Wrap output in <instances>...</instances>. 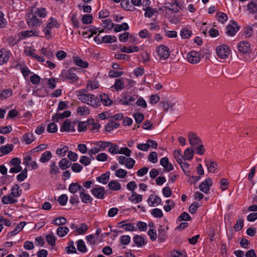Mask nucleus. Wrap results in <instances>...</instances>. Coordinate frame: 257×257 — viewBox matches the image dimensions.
Listing matches in <instances>:
<instances>
[{
    "mask_svg": "<svg viewBox=\"0 0 257 257\" xmlns=\"http://www.w3.org/2000/svg\"><path fill=\"white\" fill-rule=\"evenodd\" d=\"M48 12L43 7H33L27 15V23L31 28H36L43 24L42 19L47 17Z\"/></svg>",
    "mask_w": 257,
    "mask_h": 257,
    "instance_id": "obj_1",
    "label": "nucleus"
},
{
    "mask_svg": "<svg viewBox=\"0 0 257 257\" xmlns=\"http://www.w3.org/2000/svg\"><path fill=\"white\" fill-rule=\"evenodd\" d=\"M22 193V190L20 189V186L18 184H15L11 188L10 194L3 196L2 202L4 204L16 203Z\"/></svg>",
    "mask_w": 257,
    "mask_h": 257,
    "instance_id": "obj_2",
    "label": "nucleus"
},
{
    "mask_svg": "<svg viewBox=\"0 0 257 257\" xmlns=\"http://www.w3.org/2000/svg\"><path fill=\"white\" fill-rule=\"evenodd\" d=\"M59 27L60 25L55 18L53 17L49 18L43 28V32L45 37L47 39L51 38L52 29L54 28H59Z\"/></svg>",
    "mask_w": 257,
    "mask_h": 257,
    "instance_id": "obj_3",
    "label": "nucleus"
},
{
    "mask_svg": "<svg viewBox=\"0 0 257 257\" xmlns=\"http://www.w3.org/2000/svg\"><path fill=\"white\" fill-rule=\"evenodd\" d=\"M76 68H70L69 69L63 70L60 74V78L63 81H69L71 83L77 82L79 77L74 73V70Z\"/></svg>",
    "mask_w": 257,
    "mask_h": 257,
    "instance_id": "obj_4",
    "label": "nucleus"
},
{
    "mask_svg": "<svg viewBox=\"0 0 257 257\" xmlns=\"http://www.w3.org/2000/svg\"><path fill=\"white\" fill-rule=\"evenodd\" d=\"M216 56L220 59H226L230 53L229 47L225 44L218 46L216 48Z\"/></svg>",
    "mask_w": 257,
    "mask_h": 257,
    "instance_id": "obj_5",
    "label": "nucleus"
},
{
    "mask_svg": "<svg viewBox=\"0 0 257 257\" xmlns=\"http://www.w3.org/2000/svg\"><path fill=\"white\" fill-rule=\"evenodd\" d=\"M156 58L160 60L167 59L170 56V50L165 45H160L156 48Z\"/></svg>",
    "mask_w": 257,
    "mask_h": 257,
    "instance_id": "obj_6",
    "label": "nucleus"
},
{
    "mask_svg": "<svg viewBox=\"0 0 257 257\" xmlns=\"http://www.w3.org/2000/svg\"><path fill=\"white\" fill-rule=\"evenodd\" d=\"M90 193L96 198L103 199L105 197V191L103 186L95 185L91 190Z\"/></svg>",
    "mask_w": 257,
    "mask_h": 257,
    "instance_id": "obj_7",
    "label": "nucleus"
},
{
    "mask_svg": "<svg viewBox=\"0 0 257 257\" xmlns=\"http://www.w3.org/2000/svg\"><path fill=\"white\" fill-rule=\"evenodd\" d=\"M23 164L30 170H36L38 168V165L36 161L32 160L31 155L27 153L23 158Z\"/></svg>",
    "mask_w": 257,
    "mask_h": 257,
    "instance_id": "obj_8",
    "label": "nucleus"
},
{
    "mask_svg": "<svg viewBox=\"0 0 257 257\" xmlns=\"http://www.w3.org/2000/svg\"><path fill=\"white\" fill-rule=\"evenodd\" d=\"M76 123L74 121H71L69 119H67L64 121L60 127V131L62 132H75V127Z\"/></svg>",
    "mask_w": 257,
    "mask_h": 257,
    "instance_id": "obj_9",
    "label": "nucleus"
},
{
    "mask_svg": "<svg viewBox=\"0 0 257 257\" xmlns=\"http://www.w3.org/2000/svg\"><path fill=\"white\" fill-rule=\"evenodd\" d=\"M167 9L172 11L175 13L178 12L180 10L183 8V4L182 0H172L168 6L166 7Z\"/></svg>",
    "mask_w": 257,
    "mask_h": 257,
    "instance_id": "obj_10",
    "label": "nucleus"
},
{
    "mask_svg": "<svg viewBox=\"0 0 257 257\" xmlns=\"http://www.w3.org/2000/svg\"><path fill=\"white\" fill-rule=\"evenodd\" d=\"M187 60L192 64H197L201 60V54L196 51H191L187 54Z\"/></svg>",
    "mask_w": 257,
    "mask_h": 257,
    "instance_id": "obj_11",
    "label": "nucleus"
},
{
    "mask_svg": "<svg viewBox=\"0 0 257 257\" xmlns=\"http://www.w3.org/2000/svg\"><path fill=\"white\" fill-rule=\"evenodd\" d=\"M188 138L190 145L193 148L201 143L200 139L195 132H190L188 133Z\"/></svg>",
    "mask_w": 257,
    "mask_h": 257,
    "instance_id": "obj_12",
    "label": "nucleus"
},
{
    "mask_svg": "<svg viewBox=\"0 0 257 257\" xmlns=\"http://www.w3.org/2000/svg\"><path fill=\"white\" fill-rule=\"evenodd\" d=\"M117 227L123 229L125 231H136L134 223L128 222L127 221H122L117 224Z\"/></svg>",
    "mask_w": 257,
    "mask_h": 257,
    "instance_id": "obj_13",
    "label": "nucleus"
},
{
    "mask_svg": "<svg viewBox=\"0 0 257 257\" xmlns=\"http://www.w3.org/2000/svg\"><path fill=\"white\" fill-rule=\"evenodd\" d=\"M237 48L238 51L243 54H248L251 51L250 45L246 41L240 42L237 45Z\"/></svg>",
    "mask_w": 257,
    "mask_h": 257,
    "instance_id": "obj_14",
    "label": "nucleus"
},
{
    "mask_svg": "<svg viewBox=\"0 0 257 257\" xmlns=\"http://www.w3.org/2000/svg\"><path fill=\"white\" fill-rule=\"evenodd\" d=\"M149 206L151 207H155L161 204L162 200L159 196L155 194H151L147 201Z\"/></svg>",
    "mask_w": 257,
    "mask_h": 257,
    "instance_id": "obj_15",
    "label": "nucleus"
},
{
    "mask_svg": "<svg viewBox=\"0 0 257 257\" xmlns=\"http://www.w3.org/2000/svg\"><path fill=\"white\" fill-rule=\"evenodd\" d=\"M85 89H81L75 91L78 99L83 103H87L91 94H87Z\"/></svg>",
    "mask_w": 257,
    "mask_h": 257,
    "instance_id": "obj_16",
    "label": "nucleus"
},
{
    "mask_svg": "<svg viewBox=\"0 0 257 257\" xmlns=\"http://www.w3.org/2000/svg\"><path fill=\"white\" fill-rule=\"evenodd\" d=\"M137 98L138 95L135 94L130 95L124 94L122 95L120 101L122 104L124 105H131Z\"/></svg>",
    "mask_w": 257,
    "mask_h": 257,
    "instance_id": "obj_17",
    "label": "nucleus"
},
{
    "mask_svg": "<svg viewBox=\"0 0 257 257\" xmlns=\"http://www.w3.org/2000/svg\"><path fill=\"white\" fill-rule=\"evenodd\" d=\"M213 184L212 180L210 178H206L199 186V188L204 193H207L210 190V187Z\"/></svg>",
    "mask_w": 257,
    "mask_h": 257,
    "instance_id": "obj_18",
    "label": "nucleus"
},
{
    "mask_svg": "<svg viewBox=\"0 0 257 257\" xmlns=\"http://www.w3.org/2000/svg\"><path fill=\"white\" fill-rule=\"evenodd\" d=\"M239 30V27L236 23L232 22L227 25L226 28V33L228 36H233Z\"/></svg>",
    "mask_w": 257,
    "mask_h": 257,
    "instance_id": "obj_19",
    "label": "nucleus"
},
{
    "mask_svg": "<svg viewBox=\"0 0 257 257\" xmlns=\"http://www.w3.org/2000/svg\"><path fill=\"white\" fill-rule=\"evenodd\" d=\"M26 225V222L25 221H21L19 224H18L14 229L9 232L7 234V237L8 238L12 237L17 234H18L21 231L23 230L25 226Z\"/></svg>",
    "mask_w": 257,
    "mask_h": 257,
    "instance_id": "obj_20",
    "label": "nucleus"
},
{
    "mask_svg": "<svg viewBox=\"0 0 257 257\" xmlns=\"http://www.w3.org/2000/svg\"><path fill=\"white\" fill-rule=\"evenodd\" d=\"M79 197L81 202L85 204L91 203L93 201V198L84 188L81 189V191L79 193Z\"/></svg>",
    "mask_w": 257,
    "mask_h": 257,
    "instance_id": "obj_21",
    "label": "nucleus"
},
{
    "mask_svg": "<svg viewBox=\"0 0 257 257\" xmlns=\"http://www.w3.org/2000/svg\"><path fill=\"white\" fill-rule=\"evenodd\" d=\"M38 35L39 32L36 30H25L21 32L18 34L19 37L21 39H25L33 36H38Z\"/></svg>",
    "mask_w": 257,
    "mask_h": 257,
    "instance_id": "obj_22",
    "label": "nucleus"
},
{
    "mask_svg": "<svg viewBox=\"0 0 257 257\" xmlns=\"http://www.w3.org/2000/svg\"><path fill=\"white\" fill-rule=\"evenodd\" d=\"M11 55L9 51L2 49L0 50V65L7 63Z\"/></svg>",
    "mask_w": 257,
    "mask_h": 257,
    "instance_id": "obj_23",
    "label": "nucleus"
},
{
    "mask_svg": "<svg viewBox=\"0 0 257 257\" xmlns=\"http://www.w3.org/2000/svg\"><path fill=\"white\" fill-rule=\"evenodd\" d=\"M73 61L74 64L78 67L87 68L89 66L88 62L83 60L79 56H74L73 57Z\"/></svg>",
    "mask_w": 257,
    "mask_h": 257,
    "instance_id": "obj_24",
    "label": "nucleus"
},
{
    "mask_svg": "<svg viewBox=\"0 0 257 257\" xmlns=\"http://www.w3.org/2000/svg\"><path fill=\"white\" fill-rule=\"evenodd\" d=\"M160 164L164 167L165 171L166 172H169L174 169L173 165L169 162L167 157H164L161 159Z\"/></svg>",
    "mask_w": 257,
    "mask_h": 257,
    "instance_id": "obj_25",
    "label": "nucleus"
},
{
    "mask_svg": "<svg viewBox=\"0 0 257 257\" xmlns=\"http://www.w3.org/2000/svg\"><path fill=\"white\" fill-rule=\"evenodd\" d=\"M83 188L82 186L77 183H72L69 185L68 191L71 193L75 194L78 191L79 193Z\"/></svg>",
    "mask_w": 257,
    "mask_h": 257,
    "instance_id": "obj_26",
    "label": "nucleus"
},
{
    "mask_svg": "<svg viewBox=\"0 0 257 257\" xmlns=\"http://www.w3.org/2000/svg\"><path fill=\"white\" fill-rule=\"evenodd\" d=\"M14 146L13 144H7L0 147V157L7 155L12 152Z\"/></svg>",
    "mask_w": 257,
    "mask_h": 257,
    "instance_id": "obj_27",
    "label": "nucleus"
},
{
    "mask_svg": "<svg viewBox=\"0 0 257 257\" xmlns=\"http://www.w3.org/2000/svg\"><path fill=\"white\" fill-rule=\"evenodd\" d=\"M128 200L134 204H138L142 201L143 196L137 194L136 192H133L129 197Z\"/></svg>",
    "mask_w": 257,
    "mask_h": 257,
    "instance_id": "obj_28",
    "label": "nucleus"
},
{
    "mask_svg": "<svg viewBox=\"0 0 257 257\" xmlns=\"http://www.w3.org/2000/svg\"><path fill=\"white\" fill-rule=\"evenodd\" d=\"M205 165L208 171L210 173H215L217 169V165L214 161L206 160L205 161Z\"/></svg>",
    "mask_w": 257,
    "mask_h": 257,
    "instance_id": "obj_29",
    "label": "nucleus"
},
{
    "mask_svg": "<svg viewBox=\"0 0 257 257\" xmlns=\"http://www.w3.org/2000/svg\"><path fill=\"white\" fill-rule=\"evenodd\" d=\"M109 178L110 172L108 171L102 174L100 176L96 177V180L100 183L106 184L108 182Z\"/></svg>",
    "mask_w": 257,
    "mask_h": 257,
    "instance_id": "obj_30",
    "label": "nucleus"
},
{
    "mask_svg": "<svg viewBox=\"0 0 257 257\" xmlns=\"http://www.w3.org/2000/svg\"><path fill=\"white\" fill-rule=\"evenodd\" d=\"M86 104L92 106L93 107H97L100 105L99 99L94 95L90 94L88 101Z\"/></svg>",
    "mask_w": 257,
    "mask_h": 257,
    "instance_id": "obj_31",
    "label": "nucleus"
},
{
    "mask_svg": "<svg viewBox=\"0 0 257 257\" xmlns=\"http://www.w3.org/2000/svg\"><path fill=\"white\" fill-rule=\"evenodd\" d=\"M134 243L138 246H142L147 244L146 239L142 236L136 235L133 238Z\"/></svg>",
    "mask_w": 257,
    "mask_h": 257,
    "instance_id": "obj_32",
    "label": "nucleus"
},
{
    "mask_svg": "<svg viewBox=\"0 0 257 257\" xmlns=\"http://www.w3.org/2000/svg\"><path fill=\"white\" fill-rule=\"evenodd\" d=\"M52 157V153L50 151H47L42 154L39 161L42 163H45L49 161Z\"/></svg>",
    "mask_w": 257,
    "mask_h": 257,
    "instance_id": "obj_33",
    "label": "nucleus"
},
{
    "mask_svg": "<svg viewBox=\"0 0 257 257\" xmlns=\"http://www.w3.org/2000/svg\"><path fill=\"white\" fill-rule=\"evenodd\" d=\"M34 140L35 138L34 135L30 133L25 134L22 137L23 142H24L27 145L32 143Z\"/></svg>",
    "mask_w": 257,
    "mask_h": 257,
    "instance_id": "obj_34",
    "label": "nucleus"
},
{
    "mask_svg": "<svg viewBox=\"0 0 257 257\" xmlns=\"http://www.w3.org/2000/svg\"><path fill=\"white\" fill-rule=\"evenodd\" d=\"M107 186L112 191H118L121 189V184L116 180L110 181Z\"/></svg>",
    "mask_w": 257,
    "mask_h": 257,
    "instance_id": "obj_35",
    "label": "nucleus"
},
{
    "mask_svg": "<svg viewBox=\"0 0 257 257\" xmlns=\"http://www.w3.org/2000/svg\"><path fill=\"white\" fill-rule=\"evenodd\" d=\"M124 88V82L121 79H116L114 84L111 87L112 90L116 91L122 89Z\"/></svg>",
    "mask_w": 257,
    "mask_h": 257,
    "instance_id": "obj_36",
    "label": "nucleus"
},
{
    "mask_svg": "<svg viewBox=\"0 0 257 257\" xmlns=\"http://www.w3.org/2000/svg\"><path fill=\"white\" fill-rule=\"evenodd\" d=\"M69 231V228L66 226H60L56 230L57 234L61 237L66 235Z\"/></svg>",
    "mask_w": 257,
    "mask_h": 257,
    "instance_id": "obj_37",
    "label": "nucleus"
},
{
    "mask_svg": "<svg viewBox=\"0 0 257 257\" xmlns=\"http://www.w3.org/2000/svg\"><path fill=\"white\" fill-rule=\"evenodd\" d=\"M87 230L88 226L85 223H81L76 227V231L78 234H84Z\"/></svg>",
    "mask_w": 257,
    "mask_h": 257,
    "instance_id": "obj_38",
    "label": "nucleus"
},
{
    "mask_svg": "<svg viewBox=\"0 0 257 257\" xmlns=\"http://www.w3.org/2000/svg\"><path fill=\"white\" fill-rule=\"evenodd\" d=\"M117 41V38L115 36L105 35L101 38V42L104 43H112Z\"/></svg>",
    "mask_w": 257,
    "mask_h": 257,
    "instance_id": "obj_39",
    "label": "nucleus"
},
{
    "mask_svg": "<svg viewBox=\"0 0 257 257\" xmlns=\"http://www.w3.org/2000/svg\"><path fill=\"white\" fill-rule=\"evenodd\" d=\"M71 165V162L66 158L61 159L59 162V166L61 169L64 170L69 168Z\"/></svg>",
    "mask_w": 257,
    "mask_h": 257,
    "instance_id": "obj_40",
    "label": "nucleus"
},
{
    "mask_svg": "<svg viewBox=\"0 0 257 257\" xmlns=\"http://www.w3.org/2000/svg\"><path fill=\"white\" fill-rule=\"evenodd\" d=\"M103 27L107 31L111 30L114 27V24L110 19H106L102 21Z\"/></svg>",
    "mask_w": 257,
    "mask_h": 257,
    "instance_id": "obj_41",
    "label": "nucleus"
},
{
    "mask_svg": "<svg viewBox=\"0 0 257 257\" xmlns=\"http://www.w3.org/2000/svg\"><path fill=\"white\" fill-rule=\"evenodd\" d=\"M139 47L136 46H123L121 48L120 50L121 52L127 53H132L139 51Z\"/></svg>",
    "mask_w": 257,
    "mask_h": 257,
    "instance_id": "obj_42",
    "label": "nucleus"
},
{
    "mask_svg": "<svg viewBox=\"0 0 257 257\" xmlns=\"http://www.w3.org/2000/svg\"><path fill=\"white\" fill-rule=\"evenodd\" d=\"M139 37L141 39H150L152 37L151 33L147 29L140 30L138 33Z\"/></svg>",
    "mask_w": 257,
    "mask_h": 257,
    "instance_id": "obj_43",
    "label": "nucleus"
},
{
    "mask_svg": "<svg viewBox=\"0 0 257 257\" xmlns=\"http://www.w3.org/2000/svg\"><path fill=\"white\" fill-rule=\"evenodd\" d=\"M114 27V31L119 32L122 31H126L128 30L129 26L126 23H123L121 24H116Z\"/></svg>",
    "mask_w": 257,
    "mask_h": 257,
    "instance_id": "obj_44",
    "label": "nucleus"
},
{
    "mask_svg": "<svg viewBox=\"0 0 257 257\" xmlns=\"http://www.w3.org/2000/svg\"><path fill=\"white\" fill-rule=\"evenodd\" d=\"M77 248L78 251L85 253L87 251V247L84 241L82 239H79L77 241Z\"/></svg>",
    "mask_w": 257,
    "mask_h": 257,
    "instance_id": "obj_45",
    "label": "nucleus"
},
{
    "mask_svg": "<svg viewBox=\"0 0 257 257\" xmlns=\"http://www.w3.org/2000/svg\"><path fill=\"white\" fill-rule=\"evenodd\" d=\"M194 156V151L192 149L187 148L184 152L183 159L186 160H191Z\"/></svg>",
    "mask_w": 257,
    "mask_h": 257,
    "instance_id": "obj_46",
    "label": "nucleus"
},
{
    "mask_svg": "<svg viewBox=\"0 0 257 257\" xmlns=\"http://www.w3.org/2000/svg\"><path fill=\"white\" fill-rule=\"evenodd\" d=\"M100 99L102 104L105 106H109L112 102V100L109 99L108 95L105 94L100 95Z\"/></svg>",
    "mask_w": 257,
    "mask_h": 257,
    "instance_id": "obj_47",
    "label": "nucleus"
},
{
    "mask_svg": "<svg viewBox=\"0 0 257 257\" xmlns=\"http://www.w3.org/2000/svg\"><path fill=\"white\" fill-rule=\"evenodd\" d=\"M98 82L95 80H89L87 84V89L89 90H92L98 88Z\"/></svg>",
    "mask_w": 257,
    "mask_h": 257,
    "instance_id": "obj_48",
    "label": "nucleus"
},
{
    "mask_svg": "<svg viewBox=\"0 0 257 257\" xmlns=\"http://www.w3.org/2000/svg\"><path fill=\"white\" fill-rule=\"evenodd\" d=\"M13 94V90L11 88L6 89L2 90L0 94L1 99L2 100L5 99L10 97Z\"/></svg>",
    "mask_w": 257,
    "mask_h": 257,
    "instance_id": "obj_49",
    "label": "nucleus"
},
{
    "mask_svg": "<svg viewBox=\"0 0 257 257\" xmlns=\"http://www.w3.org/2000/svg\"><path fill=\"white\" fill-rule=\"evenodd\" d=\"M94 160V158L93 157H88L86 156H82L80 158L79 162L84 166H88L92 160Z\"/></svg>",
    "mask_w": 257,
    "mask_h": 257,
    "instance_id": "obj_50",
    "label": "nucleus"
},
{
    "mask_svg": "<svg viewBox=\"0 0 257 257\" xmlns=\"http://www.w3.org/2000/svg\"><path fill=\"white\" fill-rule=\"evenodd\" d=\"M135 226L136 228V231L139 230L140 231H145L147 229L146 223L143 221H138L136 223H135Z\"/></svg>",
    "mask_w": 257,
    "mask_h": 257,
    "instance_id": "obj_51",
    "label": "nucleus"
},
{
    "mask_svg": "<svg viewBox=\"0 0 257 257\" xmlns=\"http://www.w3.org/2000/svg\"><path fill=\"white\" fill-rule=\"evenodd\" d=\"M93 21V17L91 15L85 14L82 16L81 22L85 25L90 24Z\"/></svg>",
    "mask_w": 257,
    "mask_h": 257,
    "instance_id": "obj_52",
    "label": "nucleus"
},
{
    "mask_svg": "<svg viewBox=\"0 0 257 257\" xmlns=\"http://www.w3.org/2000/svg\"><path fill=\"white\" fill-rule=\"evenodd\" d=\"M46 240L51 246H54L55 245L56 238L52 232L46 236Z\"/></svg>",
    "mask_w": 257,
    "mask_h": 257,
    "instance_id": "obj_53",
    "label": "nucleus"
},
{
    "mask_svg": "<svg viewBox=\"0 0 257 257\" xmlns=\"http://www.w3.org/2000/svg\"><path fill=\"white\" fill-rule=\"evenodd\" d=\"M144 10L145 11L144 14L145 16L149 18H151L157 12L155 9L150 7H147L146 9H144Z\"/></svg>",
    "mask_w": 257,
    "mask_h": 257,
    "instance_id": "obj_54",
    "label": "nucleus"
},
{
    "mask_svg": "<svg viewBox=\"0 0 257 257\" xmlns=\"http://www.w3.org/2000/svg\"><path fill=\"white\" fill-rule=\"evenodd\" d=\"M119 124L115 121H111L108 122L105 126V130L108 132H110L114 129H116L118 127Z\"/></svg>",
    "mask_w": 257,
    "mask_h": 257,
    "instance_id": "obj_55",
    "label": "nucleus"
},
{
    "mask_svg": "<svg viewBox=\"0 0 257 257\" xmlns=\"http://www.w3.org/2000/svg\"><path fill=\"white\" fill-rule=\"evenodd\" d=\"M127 174V172L123 169H119L115 172V176L120 179L124 178Z\"/></svg>",
    "mask_w": 257,
    "mask_h": 257,
    "instance_id": "obj_56",
    "label": "nucleus"
},
{
    "mask_svg": "<svg viewBox=\"0 0 257 257\" xmlns=\"http://www.w3.org/2000/svg\"><path fill=\"white\" fill-rule=\"evenodd\" d=\"M174 157L178 163L183 161V156L182 155V151L180 149L174 151Z\"/></svg>",
    "mask_w": 257,
    "mask_h": 257,
    "instance_id": "obj_57",
    "label": "nucleus"
},
{
    "mask_svg": "<svg viewBox=\"0 0 257 257\" xmlns=\"http://www.w3.org/2000/svg\"><path fill=\"white\" fill-rule=\"evenodd\" d=\"M192 35V31L185 28L180 31V36L182 39L189 38Z\"/></svg>",
    "mask_w": 257,
    "mask_h": 257,
    "instance_id": "obj_58",
    "label": "nucleus"
},
{
    "mask_svg": "<svg viewBox=\"0 0 257 257\" xmlns=\"http://www.w3.org/2000/svg\"><path fill=\"white\" fill-rule=\"evenodd\" d=\"M77 112L80 115H86L89 113V109L86 106H79L77 108Z\"/></svg>",
    "mask_w": 257,
    "mask_h": 257,
    "instance_id": "obj_59",
    "label": "nucleus"
},
{
    "mask_svg": "<svg viewBox=\"0 0 257 257\" xmlns=\"http://www.w3.org/2000/svg\"><path fill=\"white\" fill-rule=\"evenodd\" d=\"M216 19L218 21L223 24L226 22L227 16L223 12H218L216 14Z\"/></svg>",
    "mask_w": 257,
    "mask_h": 257,
    "instance_id": "obj_60",
    "label": "nucleus"
},
{
    "mask_svg": "<svg viewBox=\"0 0 257 257\" xmlns=\"http://www.w3.org/2000/svg\"><path fill=\"white\" fill-rule=\"evenodd\" d=\"M151 214L154 217L161 218L163 216V213L161 209L156 208L151 210Z\"/></svg>",
    "mask_w": 257,
    "mask_h": 257,
    "instance_id": "obj_61",
    "label": "nucleus"
},
{
    "mask_svg": "<svg viewBox=\"0 0 257 257\" xmlns=\"http://www.w3.org/2000/svg\"><path fill=\"white\" fill-rule=\"evenodd\" d=\"M178 164L180 165L182 170L185 173V174L187 175H189L190 170L189 167V164L185 162L184 161H182V162H180Z\"/></svg>",
    "mask_w": 257,
    "mask_h": 257,
    "instance_id": "obj_62",
    "label": "nucleus"
},
{
    "mask_svg": "<svg viewBox=\"0 0 257 257\" xmlns=\"http://www.w3.org/2000/svg\"><path fill=\"white\" fill-rule=\"evenodd\" d=\"M109 147H110L108 149V151L111 154L114 155L119 154V148L117 145L111 143V145Z\"/></svg>",
    "mask_w": 257,
    "mask_h": 257,
    "instance_id": "obj_63",
    "label": "nucleus"
},
{
    "mask_svg": "<svg viewBox=\"0 0 257 257\" xmlns=\"http://www.w3.org/2000/svg\"><path fill=\"white\" fill-rule=\"evenodd\" d=\"M68 200V197L67 195L66 194H62L58 197L57 200L60 205L61 206H64L67 204Z\"/></svg>",
    "mask_w": 257,
    "mask_h": 257,
    "instance_id": "obj_64",
    "label": "nucleus"
}]
</instances>
